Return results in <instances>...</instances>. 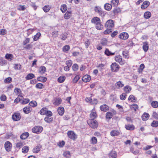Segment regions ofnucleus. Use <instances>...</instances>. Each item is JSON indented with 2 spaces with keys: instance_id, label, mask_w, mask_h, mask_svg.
Segmentation results:
<instances>
[{
  "instance_id": "nucleus-60",
  "label": "nucleus",
  "mask_w": 158,
  "mask_h": 158,
  "mask_svg": "<svg viewBox=\"0 0 158 158\" xmlns=\"http://www.w3.org/2000/svg\"><path fill=\"white\" fill-rule=\"evenodd\" d=\"M63 155L64 156L67 158H69L70 156V153L69 151L64 152Z\"/></svg>"
},
{
  "instance_id": "nucleus-63",
  "label": "nucleus",
  "mask_w": 158,
  "mask_h": 158,
  "mask_svg": "<svg viewBox=\"0 0 158 158\" xmlns=\"http://www.w3.org/2000/svg\"><path fill=\"white\" fill-rule=\"evenodd\" d=\"M29 102V99L28 98H26L24 99L21 101V103L24 104L28 103Z\"/></svg>"
},
{
  "instance_id": "nucleus-18",
  "label": "nucleus",
  "mask_w": 158,
  "mask_h": 158,
  "mask_svg": "<svg viewBox=\"0 0 158 158\" xmlns=\"http://www.w3.org/2000/svg\"><path fill=\"white\" fill-rule=\"evenodd\" d=\"M46 68L44 66H41L40 67L39 69V73L41 74H44L46 71Z\"/></svg>"
},
{
  "instance_id": "nucleus-19",
  "label": "nucleus",
  "mask_w": 158,
  "mask_h": 158,
  "mask_svg": "<svg viewBox=\"0 0 158 158\" xmlns=\"http://www.w3.org/2000/svg\"><path fill=\"white\" fill-rule=\"evenodd\" d=\"M41 148V146L40 145H37L34 148L33 151V152L35 153H38L40 151Z\"/></svg>"
},
{
  "instance_id": "nucleus-61",
  "label": "nucleus",
  "mask_w": 158,
  "mask_h": 158,
  "mask_svg": "<svg viewBox=\"0 0 158 158\" xmlns=\"http://www.w3.org/2000/svg\"><path fill=\"white\" fill-rule=\"evenodd\" d=\"M130 151L135 155H137L139 153V151L138 150L134 151V148H130Z\"/></svg>"
},
{
  "instance_id": "nucleus-10",
  "label": "nucleus",
  "mask_w": 158,
  "mask_h": 158,
  "mask_svg": "<svg viewBox=\"0 0 158 158\" xmlns=\"http://www.w3.org/2000/svg\"><path fill=\"white\" fill-rule=\"evenodd\" d=\"M115 60L116 62H119L121 65H123L125 63L124 61H122V59L121 56H116L115 57Z\"/></svg>"
},
{
  "instance_id": "nucleus-45",
  "label": "nucleus",
  "mask_w": 158,
  "mask_h": 158,
  "mask_svg": "<svg viewBox=\"0 0 158 158\" xmlns=\"http://www.w3.org/2000/svg\"><path fill=\"white\" fill-rule=\"evenodd\" d=\"M65 79V77L64 76H62L59 77L58 79V81L60 83H62Z\"/></svg>"
},
{
  "instance_id": "nucleus-43",
  "label": "nucleus",
  "mask_w": 158,
  "mask_h": 158,
  "mask_svg": "<svg viewBox=\"0 0 158 158\" xmlns=\"http://www.w3.org/2000/svg\"><path fill=\"white\" fill-rule=\"evenodd\" d=\"M47 108H43L41 109L40 111V114L42 115H44L46 114Z\"/></svg>"
},
{
  "instance_id": "nucleus-22",
  "label": "nucleus",
  "mask_w": 158,
  "mask_h": 158,
  "mask_svg": "<svg viewBox=\"0 0 158 158\" xmlns=\"http://www.w3.org/2000/svg\"><path fill=\"white\" fill-rule=\"evenodd\" d=\"M110 158H116L117 155L116 152L112 151L109 154Z\"/></svg>"
},
{
  "instance_id": "nucleus-24",
  "label": "nucleus",
  "mask_w": 158,
  "mask_h": 158,
  "mask_svg": "<svg viewBox=\"0 0 158 158\" xmlns=\"http://www.w3.org/2000/svg\"><path fill=\"white\" fill-rule=\"evenodd\" d=\"M5 57L9 61H11L13 58V56L11 54L7 53L5 56Z\"/></svg>"
},
{
  "instance_id": "nucleus-54",
  "label": "nucleus",
  "mask_w": 158,
  "mask_h": 158,
  "mask_svg": "<svg viewBox=\"0 0 158 158\" xmlns=\"http://www.w3.org/2000/svg\"><path fill=\"white\" fill-rule=\"evenodd\" d=\"M43 85L42 83H38L35 85V87L38 89H42L43 88Z\"/></svg>"
},
{
  "instance_id": "nucleus-49",
  "label": "nucleus",
  "mask_w": 158,
  "mask_h": 158,
  "mask_svg": "<svg viewBox=\"0 0 158 158\" xmlns=\"http://www.w3.org/2000/svg\"><path fill=\"white\" fill-rule=\"evenodd\" d=\"M90 117L91 118V119H94L97 117V114L96 112H92L90 114Z\"/></svg>"
},
{
  "instance_id": "nucleus-32",
  "label": "nucleus",
  "mask_w": 158,
  "mask_h": 158,
  "mask_svg": "<svg viewBox=\"0 0 158 158\" xmlns=\"http://www.w3.org/2000/svg\"><path fill=\"white\" fill-rule=\"evenodd\" d=\"M47 79L46 77H40L37 78V80L43 82H44L47 81Z\"/></svg>"
},
{
  "instance_id": "nucleus-46",
  "label": "nucleus",
  "mask_w": 158,
  "mask_h": 158,
  "mask_svg": "<svg viewBox=\"0 0 158 158\" xmlns=\"http://www.w3.org/2000/svg\"><path fill=\"white\" fill-rule=\"evenodd\" d=\"M53 120L52 118L51 117L47 116L44 118V120L47 123H50Z\"/></svg>"
},
{
  "instance_id": "nucleus-9",
  "label": "nucleus",
  "mask_w": 158,
  "mask_h": 158,
  "mask_svg": "<svg viewBox=\"0 0 158 158\" xmlns=\"http://www.w3.org/2000/svg\"><path fill=\"white\" fill-rule=\"evenodd\" d=\"M20 114L19 113H15L12 115V118L15 121L19 120L21 118Z\"/></svg>"
},
{
  "instance_id": "nucleus-4",
  "label": "nucleus",
  "mask_w": 158,
  "mask_h": 158,
  "mask_svg": "<svg viewBox=\"0 0 158 158\" xmlns=\"http://www.w3.org/2000/svg\"><path fill=\"white\" fill-rule=\"evenodd\" d=\"M43 130V127L40 126H37L32 129V131L34 133L39 134L41 133Z\"/></svg>"
},
{
  "instance_id": "nucleus-51",
  "label": "nucleus",
  "mask_w": 158,
  "mask_h": 158,
  "mask_svg": "<svg viewBox=\"0 0 158 158\" xmlns=\"http://www.w3.org/2000/svg\"><path fill=\"white\" fill-rule=\"evenodd\" d=\"M151 125L153 127H156L158 126V121H153L151 123Z\"/></svg>"
},
{
  "instance_id": "nucleus-12",
  "label": "nucleus",
  "mask_w": 158,
  "mask_h": 158,
  "mask_svg": "<svg viewBox=\"0 0 158 158\" xmlns=\"http://www.w3.org/2000/svg\"><path fill=\"white\" fill-rule=\"evenodd\" d=\"M53 104L56 106H58L60 104L62 101V99L60 98H56L54 99Z\"/></svg>"
},
{
  "instance_id": "nucleus-13",
  "label": "nucleus",
  "mask_w": 158,
  "mask_h": 158,
  "mask_svg": "<svg viewBox=\"0 0 158 158\" xmlns=\"http://www.w3.org/2000/svg\"><path fill=\"white\" fill-rule=\"evenodd\" d=\"M100 108L102 111L106 112L109 110V107L106 104H104L101 105Z\"/></svg>"
},
{
  "instance_id": "nucleus-33",
  "label": "nucleus",
  "mask_w": 158,
  "mask_h": 158,
  "mask_svg": "<svg viewBox=\"0 0 158 158\" xmlns=\"http://www.w3.org/2000/svg\"><path fill=\"white\" fill-rule=\"evenodd\" d=\"M151 15V12L149 11H147L144 13V17L146 19H148L150 17Z\"/></svg>"
},
{
  "instance_id": "nucleus-5",
  "label": "nucleus",
  "mask_w": 158,
  "mask_h": 158,
  "mask_svg": "<svg viewBox=\"0 0 158 158\" xmlns=\"http://www.w3.org/2000/svg\"><path fill=\"white\" fill-rule=\"evenodd\" d=\"M12 146V144L10 142L7 141L5 143L4 147L7 152H10L11 151Z\"/></svg>"
},
{
  "instance_id": "nucleus-64",
  "label": "nucleus",
  "mask_w": 158,
  "mask_h": 158,
  "mask_svg": "<svg viewBox=\"0 0 158 158\" xmlns=\"http://www.w3.org/2000/svg\"><path fill=\"white\" fill-rule=\"evenodd\" d=\"M23 146V143L21 142H19L16 143V147L17 148H20Z\"/></svg>"
},
{
  "instance_id": "nucleus-28",
  "label": "nucleus",
  "mask_w": 158,
  "mask_h": 158,
  "mask_svg": "<svg viewBox=\"0 0 158 158\" xmlns=\"http://www.w3.org/2000/svg\"><path fill=\"white\" fill-rule=\"evenodd\" d=\"M119 134V132L118 131L113 130L110 132V135L112 136H117Z\"/></svg>"
},
{
  "instance_id": "nucleus-37",
  "label": "nucleus",
  "mask_w": 158,
  "mask_h": 158,
  "mask_svg": "<svg viewBox=\"0 0 158 158\" xmlns=\"http://www.w3.org/2000/svg\"><path fill=\"white\" fill-rule=\"evenodd\" d=\"M103 27V26L101 23V22L96 24V28L98 30H102Z\"/></svg>"
},
{
  "instance_id": "nucleus-31",
  "label": "nucleus",
  "mask_w": 158,
  "mask_h": 158,
  "mask_svg": "<svg viewBox=\"0 0 158 158\" xmlns=\"http://www.w3.org/2000/svg\"><path fill=\"white\" fill-rule=\"evenodd\" d=\"M125 127L127 130H133L134 129V127L132 125H126Z\"/></svg>"
},
{
  "instance_id": "nucleus-21",
  "label": "nucleus",
  "mask_w": 158,
  "mask_h": 158,
  "mask_svg": "<svg viewBox=\"0 0 158 158\" xmlns=\"http://www.w3.org/2000/svg\"><path fill=\"white\" fill-rule=\"evenodd\" d=\"M71 16V11H67L64 14V17L65 19H68L70 18Z\"/></svg>"
},
{
  "instance_id": "nucleus-41",
  "label": "nucleus",
  "mask_w": 158,
  "mask_h": 158,
  "mask_svg": "<svg viewBox=\"0 0 158 158\" xmlns=\"http://www.w3.org/2000/svg\"><path fill=\"white\" fill-rule=\"evenodd\" d=\"M113 116V114L112 113L110 112H108L106 113V118L110 119Z\"/></svg>"
},
{
  "instance_id": "nucleus-50",
  "label": "nucleus",
  "mask_w": 158,
  "mask_h": 158,
  "mask_svg": "<svg viewBox=\"0 0 158 158\" xmlns=\"http://www.w3.org/2000/svg\"><path fill=\"white\" fill-rule=\"evenodd\" d=\"M29 105L31 106L32 107H35L37 105V103L36 102L34 101H32L31 102L29 103Z\"/></svg>"
},
{
  "instance_id": "nucleus-59",
  "label": "nucleus",
  "mask_w": 158,
  "mask_h": 158,
  "mask_svg": "<svg viewBox=\"0 0 158 158\" xmlns=\"http://www.w3.org/2000/svg\"><path fill=\"white\" fill-rule=\"evenodd\" d=\"M14 68L16 70H20L21 68V65L20 64H15Z\"/></svg>"
},
{
  "instance_id": "nucleus-55",
  "label": "nucleus",
  "mask_w": 158,
  "mask_h": 158,
  "mask_svg": "<svg viewBox=\"0 0 158 158\" xmlns=\"http://www.w3.org/2000/svg\"><path fill=\"white\" fill-rule=\"evenodd\" d=\"M107 42V40L106 38H103L101 41V44L104 45H105L106 44Z\"/></svg>"
},
{
  "instance_id": "nucleus-2",
  "label": "nucleus",
  "mask_w": 158,
  "mask_h": 158,
  "mask_svg": "<svg viewBox=\"0 0 158 158\" xmlns=\"http://www.w3.org/2000/svg\"><path fill=\"white\" fill-rule=\"evenodd\" d=\"M114 21L112 19L108 20L106 22L105 27L107 29H111L114 27Z\"/></svg>"
},
{
  "instance_id": "nucleus-17",
  "label": "nucleus",
  "mask_w": 158,
  "mask_h": 158,
  "mask_svg": "<svg viewBox=\"0 0 158 158\" xmlns=\"http://www.w3.org/2000/svg\"><path fill=\"white\" fill-rule=\"evenodd\" d=\"M148 42H145L143 43V48L144 51L146 52L148 49Z\"/></svg>"
},
{
  "instance_id": "nucleus-14",
  "label": "nucleus",
  "mask_w": 158,
  "mask_h": 158,
  "mask_svg": "<svg viewBox=\"0 0 158 158\" xmlns=\"http://www.w3.org/2000/svg\"><path fill=\"white\" fill-rule=\"evenodd\" d=\"M91 21L92 23L96 25L99 22H101V20L99 18L96 17L92 19Z\"/></svg>"
},
{
  "instance_id": "nucleus-36",
  "label": "nucleus",
  "mask_w": 158,
  "mask_h": 158,
  "mask_svg": "<svg viewBox=\"0 0 158 158\" xmlns=\"http://www.w3.org/2000/svg\"><path fill=\"white\" fill-rule=\"evenodd\" d=\"M35 77V76L32 73H29L26 77V80H30L34 78Z\"/></svg>"
},
{
  "instance_id": "nucleus-42",
  "label": "nucleus",
  "mask_w": 158,
  "mask_h": 158,
  "mask_svg": "<svg viewBox=\"0 0 158 158\" xmlns=\"http://www.w3.org/2000/svg\"><path fill=\"white\" fill-rule=\"evenodd\" d=\"M105 54L107 55V56L110 55H113L114 54V53L111 52L108 49H106L105 51Z\"/></svg>"
},
{
  "instance_id": "nucleus-58",
  "label": "nucleus",
  "mask_w": 158,
  "mask_h": 158,
  "mask_svg": "<svg viewBox=\"0 0 158 158\" xmlns=\"http://www.w3.org/2000/svg\"><path fill=\"white\" fill-rule=\"evenodd\" d=\"M78 66L77 64H75L73 65L72 66V69L73 71H76L78 70Z\"/></svg>"
},
{
  "instance_id": "nucleus-52",
  "label": "nucleus",
  "mask_w": 158,
  "mask_h": 158,
  "mask_svg": "<svg viewBox=\"0 0 158 158\" xmlns=\"http://www.w3.org/2000/svg\"><path fill=\"white\" fill-rule=\"evenodd\" d=\"M25 9V6L21 5L19 6L17 8V9L19 10H24Z\"/></svg>"
},
{
  "instance_id": "nucleus-6",
  "label": "nucleus",
  "mask_w": 158,
  "mask_h": 158,
  "mask_svg": "<svg viewBox=\"0 0 158 158\" xmlns=\"http://www.w3.org/2000/svg\"><path fill=\"white\" fill-rule=\"evenodd\" d=\"M111 69L112 71L116 72L119 69V66L116 63H114L111 65Z\"/></svg>"
},
{
  "instance_id": "nucleus-25",
  "label": "nucleus",
  "mask_w": 158,
  "mask_h": 158,
  "mask_svg": "<svg viewBox=\"0 0 158 158\" xmlns=\"http://www.w3.org/2000/svg\"><path fill=\"white\" fill-rule=\"evenodd\" d=\"M58 112L60 115H62L64 112V108L62 107H59L57 110Z\"/></svg>"
},
{
  "instance_id": "nucleus-8",
  "label": "nucleus",
  "mask_w": 158,
  "mask_h": 158,
  "mask_svg": "<svg viewBox=\"0 0 158 158\" xmlns=\"http://www.w3.org/2000/svg\"><path fill=\"white\" fill-rule=\"evenodd\" d=\"M129 37L128 34L126 32H122L119 35V38L124 40L127 39Z\"/></svg>"
},
{
  "instance_id": "nucleus-27",
  "label": "nucleus",
  "mask_w": 158,
  "mask_h": 158,
  "mask_svg": "<svg viewBox=\"0 0 158 158\" xmlns=\"http://www.w3.org/2000/svg\"><path fill=\"white\" fill-rule=\"evenodd\" d=\"M149 117V114L148 113H145L142 116V118L143 120L145 121L148 119Z\"/></svg>"
},
{
  "instance_id": "nucleus-47",
  "label": "nucleus",
  "mask_w": 158,
  "mask_h": 158,
  "mask_svg": "<svg viewBox=\"0 0 158 158\" xmlns=\"http://www.w3.org/2000/svg\"><path fill=\"white\" fill-rule=\"evenodd\" d=\"M41 35V34L40 32H38L34 36L33 39L34 41H36L39 38Z\"/></svg>"
},
{
  "instance_id": "nucleus-53",
  "label": "nucleus",
  "mask_w": 158,
  "mask_h": 158,
  "mask_svg": "<svg viewBox=\"0 0 158 158\" xmlns=\"http://www.w3.org/2000/svg\"><path fill=\"white\" fill-rule=\"evenodd\" d=\"M97 140L96 137H93L90 140L91 143L92 144H95L97 143Z\"/></svg>"
},
{
  "instance_id": "nucleus-48",
  "label": "nucleus",
  "mask_w": 158,
  "mask_h": 158,
  "mask_svg": "<svg viewBox=\"0 0 158 158\" xmlns=\"http://www.w3.org/2000/svg\"><path fill=\"white\" fill-rule=\"evenodd\" d=\"M126 93H123L120 96V98L122 100H124L126 98L127 95Z\"/></svg>"
},
{
  "instance_id": "nucleus-62",
  "label": "nucleus",
  "mask_w": 158,
  "mask_h": 158,
  "mask_svg": "<svg viewBox=\"0 0 158 158\" xmlns=\"http://www.w3.org/2000/svg\"><path fill=\"white\" fill-rule=\"evenodd\" d=\"M79 76L77 75L75 77L73 80V83H76L80 79Z\"/></svg>"
},
{
  "instance_id": "nucleus-26",
  "label": "nucleus",
  "mask_w": 158,
  "mask_h": 158,
  "mask_svg": "<svg viewBox=\"0 0 158 158\" xmlns=\"http://www.w3.org/2000/svg\"><path fill=\"white\" fill-rule=\"evenodd\" d=\"M128 100L134 102L136 101V98L133 95H131L128 98Z\"/></svg>"
},
{
  "instance_id": "nucleus-20",
  "label": "nucleus",
  "mask_w": 158,
  "mask_h": 158,
  "mask_svg": "<svg viewBox=\"0 0 158 158\" xmlns=\"http://www.w3.org/2000/svg\"><path fill=\"white\" fill-rule=\"evenodd\" d=\"M29 134L28 132H24L20 136L21 139H25L29 136Z\"/></svg>"
},
{
  "instance_id": "nucleus-56",
  "label": "nucleus",
  "mask_w": 158,
  "mask_h": 158,
  "mask_svg": "<svg viewBox=\"0 0 158 158\" xmlns=\"http://www.w3.org/2000/svg\"><path fill=\"white\" fill-rule=\"evenodd\" d=\"M12 80V78L9 77L5 79L4 82L6 83H9L11 82Z\"/></svg>"
},
{
  "instance_id": "nucleus-39",
  "label": "nucleus",
  "mask_w": 158,
  "mask_h": 158,
  "mask_svg": "<svg viewBox=\"0 0 158 158\" xmlns=\"http://www.w3.org/2000/svg\"><path fill=\"white\" fill-rule=\"evenodd\" d=\"M152 106L154 108H156L158 107V102L157 101H154L151 103Z\"/></svg>"
},
{
  "instance_id": "nucleus-38",
  "label": "nucleus",
  "mask_w": 158,
  "mask_h": 158,
  "mask_svg": "<svg viewBox=\"0 0 158 158\" xmlns=\"http://www.w3.org/2000/svg\"><path fill=\"white\" fill-rule=\"evenodd\" d=\"M67 9V7L65 4L62 5L60 8V10L63 13H64Z\"/></svg>"
},
{
  "instance_id": "nucleus-7",
  "label": "nucleus",
  "mask_w": 158,
  "mask_h": 158,
  "mask_svg": "<svg viewBox=\"0 0 158 158\" xmlns=\"http://www.w3.org/2000/svg\"><path fill=\"white\" fill-rule=\"evenodd\" d=\"M68 137L71 139L74 140L77 138V136L73 131H69L67 134Z\"/></svg>"
},
{
  "instance_id": "nucleus-30",
  "label": "nucleus",
  "mask_w": 158,
  "mask_h": 158,
  "mask_svg": "<svg viewBox=\"0 0 158 158\" xmlns=\"http://www.w3.org/2000/svg\"><path fill=\"white\" fill-rule=\"evenodd\" d=\"M29 149V147L27 146H24L22 149V152L24 153H27Z\"/></svg>"
},
{
  "instance_id": "nucleus-29",
  "label": "nucleus",
  "mask_w": 158,
  "mask_h": 158,
  "mask_svg": "<svg viewBox=\"0 0 158 158\" xmlns=\"http://www.w3.org/2000/svg\"><path fill=\"white\" fill-rule=\"evenodd\" d=\"M51 8V7L49 5H45L43 7V9L45 12H48Z\"/></svg>"
},
{
  "instance_id": "nucleus-3",
  "label": "nucleus",
  "mask_w": 158,
  "mask_h": 158,
  "mask_svg": "<svg viewBox=\"0 0 158 158\" xmlns=\"http://www.w3.org/2000/svg\"><path fill=\"white\" fill-rule=\"evenodd\" d=\"M94 10L95 12L98 13L102 17H104L106 14V13L102 11L100 6H95Z\"/></svg>"
},
{
  "instance_id": "nucleus-23",
  "label": "nucleus",
  "mask_w": 158,
  "mask_h": 158,
  "mask_svg": "<svg viewBox=\"0 0 158 158\" xmlns=\"http://www.w3.org/2000/svg\"><path fill=\"white\" fill-rule=\"evenodd\" d=\"M131 90V87L129 85H127L124 88V90L126 93H129Z\"/></svg>"
},
{
  "instance_id": "nucleus-35",
  "label": "nucleus",
  "mask_w": 158,
  "mask_h": 158,
  "mask_svg": "<svg viewBox=\"0 0 158 158\" xmlns=\"http://www.w3.org/2000/svg\"><path fill=\"white\" fill-rule=\"evenodd\" d=\"M104 8L105 10H110L112 8V5L110 4L106 3L105 4Z\"/></svg>"
},
{
  "instance_id": "nucleus-16",
  "label": "nucleus",
  "mask_w": 158,
  "mask_h": 158,
  "mask_svg": "<svg viewBox=\"0 0 158 158\" xmlns=\"http://www.w3.org/2000/svg\"><path fill=\"white\" fill-rule=\"evenodd\" d=\"M115 85L117 89H120L123 87L124 85L122 81H119L115 83Z\"/></svg>"
},
{
  "instance_id": "nucleus-1",
  "label": "nucleus",
  "mask_w": 158,
  "mask_h": 158,
  "mask_svg": "<svg viewBox=\"0 0 158 158\" xmlns=\"http://www.w3.org/2000/svg\"><path fill=\"white\" fill-rule=\"evenodd\" d=\"M87 123L89 126L93 128H97L98 126L97 122L94 119H90L87 121Z\"/></svg>"
},
{
  "instance_id": "nucleus-11",
  "label": "nucleus",
  "mask_w": 158,
  "mask_h": 158,
  "mask_svg": "<svg viewBox=\"0 0 158 158\" xmlns=\"http://www.w3.org/2000/svg\"><path fill=\"white\" fill-rule=\"evenodd\" d=\"M91 80V77L88 75H84L82 78V81L85 82H87Z\"/></svg>"
},
{
  "instance_id": "nucleus-40",
  "label": "nucleus",
  "mask_w": 158,
  "mask_h": 158,
  "mask_svg": "<svg viewBox=\"0 0 158 158\" xmlns=\"http://www.w3.org/2000/svg\"><path fill=\"white\" fill-rule=\"evenodd\" d=\"M70 49V47L68 45H66L63 48V51L64 52H67Z\"/></svg>"
},
{
  "instance_id": "nucleus-44",
  "label": "nucleus",
  "mask_w": 158,
  "mask_h": 158,
  "mask_svg": "<svg viewBox=\"0 0 158 158\" xmlns=\"http://www.w3.org/2000/svg\"><path fill=\"white\" fill-rule=\"evenodd\" d=\"M7 62L6 60L2 58H0V65L3 66L6 64Z\"/></svg>"
},
{
  "instance_id": "nucleus-57",
  "label": "nucleus",
  "mask_w": 158,
  "mask_h": 158,
  "mask_svg": "<svg viewBox=\"0 0 158 158\" xmlns=\"http://www.w3.org/2000/svg\"><path fill=\"white\" fill-rule=\"evenodd\" d=\"M14 91V92L16 93L17 95L20 94L21 93V89H20L17 88H15Z\"/></svg>"
},
{
  "instance_id": "nucleus-34",
  "label": "nucleus",
  "mask_w": 158,
  "mask_h": 158,
  "mask_svg": "<svg viewBox=\"0 0 158 158\" xmlns=\"http://www.w3.org/2000/svg\"><path fill=\"white\" fill-rule=\"evenodd\" d=\"M23 111L25 114H28L31 111L30 108L29 106H27L24 108Z\"/></svg>"
},
{
  "instance_id": "nucleus-15",
  "label": "nucleus",
  "mask_w": 158,
  "mask_h": 158,
  "mask_svg": "<svg viewBox=\"0 0 158 158\" xmlns=\"http://www.w3.org/2000/svg\"><path fill=\"white\" fill-rule=\"evenodd\" d=\"M150 2L148 1H145L143 2L141 6V8L143 9L147 8L149 5Z\"/></svg>"
}]
</instances>
